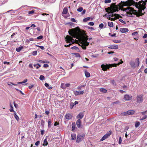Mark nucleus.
<instances>
[{
	"instance_id": "c756f323",
	"label": "nucleus",
	"mask_w": 147,
	"mask_h": 147,
	"mask_svg": "<svg viewBox=\"0 0 147 147\" xmlns=\"http://www.w3.org/2000/svg\"><path fill=\"white\" fill-rule=\"evenodd\" d=\"M100 91L104 93H106L107 92V90L105 88H101L100 89Z\"/></svg>"
},
{
	"instance_id": "e2e57ef3",
	"label": "nucleus",
	"mask_w": 147,
	"mask_h": 147,
	"mask_svg": "<svg viewBox=\"0 0 147 147\" xmlns=\"http://www.w3.org/2000/svg\"><path fill=\"white\" fill-rule=\"evenodd\" d=\"M147 117V116L146 115H144L143 117H142L141 119V120H143L145 119H146Z\"/></svg>"
},
{
	"instance_id": "0e129e2a",
	"label": "nucleus",
	"mask_w": 147,
	"mask_h": 147,
	"mask_svg": "<svg viewBox=\"0 0 147 147\" xmlns=\"http://www.w3.org/2000/svg\"><path fill=\"white\" fill-rule=\"evenodd\" d=\"M119 144H120L121 143V142H122V140H121V137H120L119 138Z\"/></svg>"
},
{
	"instance_id": "f704fd0d",
	"label": "nucleus",
	"mask_w": 147,
	"mask_h": 147,
	"mask_svg": "<svg viewBox=\"0 0 147 147\" xmlns=\"http://www.w3.org/2000/svg\"><path fill=\"white\" fill-rule=\"evenodd\" d=\"M72 131H74L75 129V127H76V125H75V123H72Z\"/></svg>"
},
{
	"instance_id": "0eeeda50",
	"label": "nucleus",
	"mask_w": 147,
	"mask_h": 147,
	"mask_svg": "<svg viewBox=\"0 0 147 147\" xmlns=\"http://www.w3.org/2000/svg\"><path fill=\"white\" fill-rule=\"evenodd\" d=\"M135 111L134 110H129L126 112L121 113V115L123 116L131 115L135 113Z\"/></svg>"
},
{
	"instance_id": "2f4dec72",
	"label": "nucleus",
	"mask_w": 147,
	"mask_h": 147,
	"mask_svg": "<svg viewBox=\"0 0 147 147\" xmlns=\"http://www.w3.org/2000/svg\"><path fill=\"white\" fill-rule=\"evenodd\" d=\"M14 115L15 118L18 121L19 120V118L18 116L16 115V112L14 113Z\"/></svg>"
},
{
	"instance_id": "dca6fc26",
	"label": "nucleus",
	"mask_w": 147,
	"mask_h": 147,
	"mask_svg": "<svg viewBox=\"0 0 147 147\" xmlns=\"http://www.w3.org/2000/svg\"><path fill=\"white\" fill-rule=\"evenodd\" d=\"M108 48L111 49H117L118 48V46L117 45H111L108 47Z\"/></svg>"
},
{
	"instance_id": "a211bd4d",
	"label": "nucleus",
	"mask_w": 147,
	"mask_h": 147,
	"mask_svg": "<svg viewBox=\"0 0 147 147\" xmlns=\"http://www.w3.org/2000/svg\"><path fill=\"white\" fill-rule=\"evenodd\" d=\"M84 91H76L74 93V94L76 95L82 94L84 93Z\"/></svg>"
},
{
	"instance_id": "2eb2a0df",
	"label": "nucleus",
	"mask_w": 147,
	"mask_h": 147,
	"mask_svg": "<svg viewBox=\"0 0 147 147\" xmlns=\"http://www.w3.org/2000/svg\"><path fill=\"white\" fill-rule=\"evenodd\" d=\"M120 31L121 32L124 33L128 32L129 30L127 28H121L120 29Z\"/></svg>"
},
{
	"instance_id": "8fccbe9b",
	"label": "nucleus",
	"mask_w": 147,
	"mask_h": 147,
	"mask_svg": "<svg viewBox=\"0 0 147 147\" xmlns=\"http://www.w3.org/2000/svg\"><path fill=\"white\" fill-rule=\"evenodd\" d=\"M111 82L112 84H113L114 85H116L115 82L114 80H111Z\"/></svg>"
},
{
	"instance_id": "de8ad7c7",
	"label": "nucleus",
	"mask_w": 147,
	"mask_h": 147,
	"mask_svg": "<svg viewBox=\"0 0 147 147\" xmlns=\"http://www.w3.org/2000/svg\"><path fill=\"white\" fill-rule=\"evenodd\" d=\"M103 16L104 17H105L106 18L108 19L109 20V18H110V17L109 16V15L108 14V13H106Z\"/></svg>"
},
{
	"instance_id": "7ed1b4c3",
	"label": "nucleus",
	"mask_w": 147,
	"mask_h": 147,
	"mask_svg": "<svg viewBox=\"0 0 147 147\" xmlns=\"http://www.w3.org/2000/svg\"><path fill=\"white\" fill-rule=\"evenodd\" d=\"M125 10L127 12V16L129 17L134 16L136 15L138 17L142 16L143 15V13H142V10Z\"/></svg>"
},
{
	"instance_id": "49530a36",
	"label": "nucleus",
	"mask_w": 147,
	"mask_h": 147,
	"mask_svg": "<svg viewBox=\"0 0 147 147\" xmlns=\"http://www.w3.org/2000/svg\"><path fill=\"white\" fill-rule=\"evenodd\" d=\"M74 54L75 55V57H80V55L78 53H74Z\"/></svg>"
},
{
	"instance_id": "864d4df0",
	"label": "nucleus",
	"mask_w": 147,
	"mask_h": 147,
	"mask_svg": "<svg viewBox=\"0 0 147 147\" xmlns=\"http://www.w3.org/2000/svg\"><path fill=\"white\" fill-rule=\"evenodd\" d=\"M115 20H116V18H111L110 17L109 18V20H111V21H115Z\"/></svg>"
},
{
	"instance_id": "3c124183",
	"label": "nucleus",
	"mask_w": 147,
	"mask_h": 147,
	"mask_svg": "<svg viewBox=\"0 0 147 147\" xmlns=\"http://www.w3.org/2000/svg\"><path fill=\"white\" fill-rule=\"evenodd\" d=\"M132 35L133 36H137L138 35V32H133Z\"/></svg>"
},
{
	"instance_id": "4be33fe9",
	"label": "nucleus",
	"mask_w": 147,
	"mask_h": 147,
	"mask_svg": "<svg viewBox=\"0 0 147 147\" xmlns=\"http://www.w3.org/2000/svg\"><path fill=\"white\" fill-rule=\"evenodd\" d=\"M68 13V10H63V11L62 13V15L65 17V14H67Z\"/></svg>"
},
{
	"instance_id": "393cba45",
	"label": "nucleus",
	"mask_w": 147,
	"mask_h": 147,
	"mask_svg": "<svg viewBox=\"0 0 147 147\" xmlns=\"http://www.w3.org/2000/svg\"><path fill=\"white\" fill-rule=\"evenodd\" d=\"M71 139L75 140L76 138V135L75 134H71Z\"/></svg>"
},
{
	"instance_id": "58836bf2",
	"label": "nucleus",
	"mask_w": 147,
	"mask_h": 147,
	"mask_svg": "<svg viewBox=\"0 0 147 147\" xmlns=\"http://www.w3.org/2000/svg\"><path fill=\"white\" fill-rule=\"evenodd\" d=\"M113 42L116 43H119L121 42V40H114L113 41Z\"/></svg>"
},
{
	"instance_id": "37998d69",
	"label": "nucleus",
	"mask_w": 147,
	"mask_h": 147,
	"mask_svg": "<svg viewBox=\"0 0 147 147\" xmlns=\"http://www.w3.org/2000/svg\"><path fill=\"white\" fill-rule=\"evenodd\" d=\"M39 79L41 80H43L45 79V78L43 76L41 75L40 76Z\"/></svg>"
},
{
	"instance_id": "7c9ffc66",
	"label": "nucleus",
	"mask_w": 147,
	"mask_h": 147,
	"mask_svg": "<svg viewBox=\"0 0 147 147\" xmlns=\"http://www.w3.org/2000/svg\"><path fill=\"white\" fill-rule=\"evenodd\" d=\"M48 144L47 138L45 139L44 141L43 145V146H47Z\"/></svg>"
},
{
	"instance_id": "412c9836",
	"label": "nucleus",
	"mask_w": 147,
	"mask_h": 147,
	"mask_svg": "<svg viewBox=\"0 0 147 147\" xmlns=\"http://www.w3.org/2000/svg\"><path fill=\"white\" fill-rule=\"evenodd\" d=\"M45 85L50 90L53 88V87L50 86L49 84L47 83H46L45 84Z\"/></svg>"
},
{
	"instance_id": "c9c22d12",
	"label": "nucleus",
	"mask_w": 147,
	"mask_h": 147,
	"mask_svg": "<svg viewBox=\"0 0 147 147\" xmlns=\"http://www.w3.org/2000/svg\"><path fill=\"white\" fill-rule=\"evenodd\" d=\"M140 123L139 121H136L135 123V127H138L140 125Z\"/></svg>"
},
{
	"instance_id": "f8f14e48",
	"label": "nucleus",
	"mask_w": 147,
	"mask_h": 147,
	"mask_svg": "<svg viewBox=\"0 0 147 147\" xmlns=\"http://www.w3.org/2000/svg\"><path fill=\"white\" fill-rule=\"evenodd\" d=\"M84 112H80L77 115L76 118L79 119H81L84 117Z\"/></svg>"
},
{
	"instance_id": "20e7f679",
	"label": "nucleus",
	"mask_w": 147,
	"mask_h": 147,
	"mask_svg": "<svg viewBox=\"0 0 147 147\" xmlns=\"http://www.w3.org/2000/svg\"><path fill=\"white\" fill-rule=\"evenodd\" d=\"M88 39L87 37L84 38L80 43L81 45H80L83 49L85 50L86 48V46L89 45V42H87Z\"/></svg>"
},
{
	"instance_id": "a18cd8bd",
	"label": "nucleus",
	"mask_w": 147,
	"mask_h": 147,
	"mask_svg": "<svg viewBox=\"0 0 147 147\" xmlns=\"http://www.w3.org/2000/svg\"><path fill=\"white\" fill-rule=\"evenodd\" d=\"M75 105V104L73 102H71L70 103V108L71 109H72Z\"/></svg>"
},
{
	"instance_id": "13d9d810",
	"label": "nucleus",
	"mask_w": 147,
	"mask_h": 147,
	"mask_svg": "<svg viewBox=\"0 0 147 147\" xmlns=\"http://www.w3.org/2000/svg\"><path fill=\"white\" fill-rule=\"evenodd\" d=\"M32 54L33 55H36L37 54V51H34L32 52Z\"/></svg>"
},
{
	"instance_id": "4c0bfd02",
	"label": "nucleus",
	"mask_w": 147,
	"mask_h": 147,
	"mask_svg": "<svg viewBox=\"0 0 147 147\" xmlns=\"http://www.w3.org/2000/svg\"><path fill=\"white\" fill-rule=\"evenodd\" d=\"M10 109H9V111L11 112H15L14 111L13 109V108L12 106L10 104Z\"/></svg>"
},
{
	"instance_id": "4d7b16f0",
	"label": "nucleus",
	"mask_w": 147,
	"mask_h": 147,
	"mask_svg": "<svg viewBox=\"0 0 147 147\" xmlns=\"http://www.w3.org/2000/svg\"><path fill=\"white\" fill-rule=\"evenodd\" d=\"M43 36H42V35H41V36H40L36 38V39H42L43 38Z\"/></svg>"
},
{
	"instance_id": "aec40b11",
	"label": "nucleus",
	"mask_w": 147,
	"mask_h": 147,
	"mask_svg": "<svg viewBox=\"0 0 147 147\" xmlns=\"http://www.w3.org/2000/svg\"><path fill=\"white\" fill-rule=\"evenodd\" d=\"M45 121L43 119L41 120L40 123V126L41 128L43 129L44 128Z\"/></svg>"
},
{
	"instance_id": "9d476101",
	"label": "nucleus",
	"mask_w": 147,
	"mask_h": 147,
	"mask_svg": "<svg viewBox=\"0 0 147 147\" xmlns=\"http://www.w3.org/2000/svg\"><path fill=\"white\" fill-rule=\"evenodd\" d=\"M107 12L108 14L109 15V16L110 17H111L112 13H114L116 11L115 10H117V11H118L119 10H105Z\"/></svg>"
},
{
	"instance_id": "f03ea898",
	"label": "nucleus",
	"mask_w": 147,
	"mask_h": 147,
	"mask_svg": "<svg viewBox=\"0 0 147 147\" xmlns=\"http://www.w3.org/2000/svg\"><path fill=\"white\" fill-rule=\"evenodd\" d=\"M131 5L128 1H121L118 5H116L115 3H112L110 6L111 9L106 8L105 9H134V8L130 7Z\"/></svg>"
},
{
	"instance_id": "09e8293b",
	"label": "nucleus",
	"mask_w": 147,
	"mask_h": 147,
	"mask_svg": "<svg viewBox=\"0 0 147 147\" xmlns=\"http://www.w3.org/2000/svg\"><path fill=\"white\" fill-rule=\"evenodd\" d=\"M61 87L62 88H66L65 84L63 83H61Z\"/></svg>"
},
{
	"instance_id": "423d86ee",
	"label": "nucleus",
	"mask_w": 147,
	"mask_h": 147,
	"mask_svg": "<svg viewBox=\"0 0 147 147\" xmlns=\"http://www.w3.org/2000/svg\"><path fill=\"white\" fill-rule=\"evenodd\" d=\"M146 5L145 2L142 1L138 3L137 8L138 9H145L146 8Z\"/></svg>"
},
{
	"instance_id": "9b49d317",
	"label": "nucleus",
	"mask_w": 147,
	"mask_h": 147,
	"mask_svg": "<svg viewBox=\"0 0 147 147\" xmlns=\"http://www.w3.org/2000/svg\"><path fill=\"white\" fill-rule=\"evenodd\" d=\"M32 8L36 9L37 8L35 7H32L31 6H28L27 5H24L22 6L20 9H31Z\"/></svg>"
},
{
	"instance_id": "5fc2aeb1",
	"label": "nucleus",
	"mask_w": 147,
	"mask_h": 147,
	"mask_svg": "<svg viewBox=\"0 0 147 147\" xmlns=\"http://www.w3.org/2000/svg\"><path fill=\"white\" fill-rule=\"evenodd\" d=\"M111 131L108 132L106 134H107L109 137L111 134Z\"/></svg>"
},
{
	"instance_id": "c03bdc74",
	"label": "nucleus",
	"mask_w": 147,
	"mask_h": 147,
	"mask_svg": "<svg viewBox=\"0 0 147 147\" xmlns=\"http://www.w3.org/2000/svg\"><path fill=\"white\" fill-rule=\"evenodd\" d=\"M85 85H82L80 86H79L77 87V89L78 90H81L82 87H84L85 86Z\"/></svg>"
},
{
	"instance_id": "72a5a7b5",
	"label": "nucleus",
	"mask_w": 147,
	"mask_h": 147,
	"mask_svg": "<svg viewBox=\"0 0 147 147\" xmlns=\"http://www.w3.org/2000/svg\"><path fill=\"white\" fill-rule=\"evenodd\" d=\"M23 48V47L22 46L18 48H16V50L17 52H19Z\"/></svg>"
},
{
	"instance_id": "5701e85b",
	"label": "nucleus",
	"mask_w": 147,
	"mask_h": 147,
	"mask_svg": "<svg viewBox=\"0 0 147 147\" xmlns=\"http://www.w3.org/2000/svg\"><path fill=\"white\" fill-rule=\"evenodd\" d=\"M109 137V136L106 134L102 138L100 139L101 141H103Z\"/></svg>"
},
{
	"instance_id": "bf43d9fd",
	"label": "nucleus",
	"mask_w": 147,
	"mask_h": 147,
	"mask_svg": "<svg viewBox=\"0 0 147 147\" xmlns=\"http://www.w3.org/2000/svg\"><path fill=\"white\" fill-rule=\"evenodd\" d=\"M88 24L90 26H93L94 25V23L93 22H90L88 23Z\"/></svg>"
},
{
	"instance_id": "603ef678",
	"label": "nucleus",
	"mask_w": 147,
	"mask_h": 147,
	"mask_svg": "<svg viewBox=\"0 0 147 147\" xmlns=\"http://www.w3.org/2000/svg\"><path fill=\"white\" fill-rule=\"evenodd\" d=\"M34 13V10H32L30 11H29L28 12V13L29 14L32 15V14Z\"/></svg>"
},
{
	"instance_id": "4468645a",
	"label": "nucleus",
	"mask_w": 147,
	"mask_h": 147,
	"mask_svg": "<svg viewBox=\"0 0 147 147\" xmlns=\"http://www.w3.org/2000/svg\"><path fill=\"white\" fill-rule=\"evenodd\" d=\"M65 119L67 120H69L72 118V115L70 113L67 114L65 116Z\"/></svg>"
},
{
	"instance_id": "f257e3e1",
	"label": "nucleus",
	"mask_w": 147,
	"mask_h": 147,
	"mask_svg": "<svg viewBox=\"0 0 147 147\" xmlns=\"http://www.w3.org/2000/svg\"><path fill=\"white\" fill-rule=\"evenodd\" d=\"M80 30L78 27H76L74 28L69 29L68 33L71 36L67 35L65 38L66 42L69 43L71 42V44L75 42V40L73 39V38H76L79 33L80 32Z\"/></svg>"
},
{
	"instance_id": "473e14b6",
	"label": "nucleus",
	"mask_w": 147,
	"mask_h": 147,
	"mask_svg": "<svg viewBox=\"0 0 147 147\" xmlns=\"http://www.w3.org/2000/svg\"><path fill=\"white\" fill-rule=\"evenodd\" d=\"M91 18L90 17H87L84 18L83 20V21L84 22H86L89 21Z\"/></svg>"
},
{
	"instance_id": "6e6d98bb",
	"label": "nucleus",
	"mask_w": 147,
	"mask_h": 147,
	"mask_svg": "<svg viewBox=\"0 0 147 147\" xmlns=\"http://www.w3.org/2000/svg\"><path fill=\"white\" fill-rule=\"evenodd\" d=\"M104 26V24L102 23H101L99 25V27L100 28L102 29V28Z\"/></svg>"
},
{
	"instance_id": "1a4fd4ad",
	"label": "nucleus",
	"mask_w": 147,
	"mask_h": 147,
	"mask_svg": "<svg viewBox=\"0 0 147 147\" xmlns=\"http://www.w3.org/2000/svg\"><path fill=\"white\" fill-rule=\"evenodd\" d=\"M101 67L102 68V70L104 71H106L107 69H109V65L106 64V65L104 64H102L101 66Z\"/></svg>"
},
{
	"instance_id": "c85d7f7f",
	"label": "nucleus",
	"mask_w": 147,
	"mask_h": 147,
	"mask_svg": "<svg viewBox=\"0 0 147 147\" xmlns=\"http://www.w3.org/2000/svg\"><path fill=\"white\" fill-rule=\"evenodd\" d=\"M71 49H75L78 52H79L80 51V50L79 48L76 47V46H74L73 47H71Z\"/></svg>"
},
{
	"instance_id": "bb28decb",
	"label": "nucleus",
	"mask_w": 147,
	"mask_h": 147,
	"mask_svg": "<svg viewBox=\"0 0 147 147\" xmlns=\"http://www.w3.org/2000/svg\"><path fill=\"white\" fill-rule=\"evenodd\" d=\"M39 62L41 63H49V61H48L46 60V61H42V60H40L38 61Z\"/></svg>"
},
{
	"instance_id": "e433bc0d",
	"label": "nucleus",
	"mask_w": 147,
	"mask_h": 147,
	"mask_svg": "<svg viewBox=\"0 0 147 147\" xmlns=\"http://www.w3.org/2000/svg\"><path fill=\"white\" fill-rule=\"evenodd\" d=\"M108 25L110 27H113V23L112 22H108Z\"/></svg>"
},
{
	"instance_id": "338daca9",
	"label": "nucleus",
	"mask_w": 147,
	"mask_h": 147,
	"mask_svg": "<svg viewBox=\"0 0 147 147\" xmlns=\"http://www.w3.org/2000/svg\"><path fill=\"white\" fill-rule=\"evenodd\" d=\"M40 142L39 141H38L35 143V145L36 146H37L39 145V144H40Z\"/></svg>"
},
{
	"instance_id": "69168bd1",
	"label": "nucleus",
	"mask_w": 147,
	"mask_h": 147,
	"mask_svg": "<svg viewBox=\"0 0 147 147\" xmlns=\"http://www.w3.org/2000/svg\"><path fill=\"white\" fill-rule=\"evenodd\" d=\"M119 21L120 22H121L123 24H126L125 22V21H123L122 19H119Z\"/></svg>"
},
{
	"instance_id": "ea45409f",
	"label": "nucleus",
	"mask_w": 147,
	"mask_h": 147,
	"mask_svg": "<svg viewBox=\"0 0 147 147\" xmlns=\"http://www.w3.org/2000/svg\"><path fill=\"white\" fill-rule=\"evenodd\" d=\"M117 64L114 63V64H109V66L110 67H116L117 66Z\"/></svg>"
},
{
	"instance_id": "cd10ccee",
	"label": "nucleus",
	"mask_w": 147,
	"mask_h": 147,
	"mask_svg": "<svg viewBox=\"0 0 147 147\" xmlns=\"http://www.w3.org/2000/svg\"><path fill=\"white\" fill-rule=\"evenodd\" d=\"M52 122H51V119H49L48 122V128H50L52 125Z\"/></svg>"
},
{
	"instance_id": "b1692460",
	"label": "nucleus",
	"mask_w": 147,
	"mask_h": 147,
	"mask_svg": "<svg viewBox=\"0 0 147 147\" xmlns=\"http://www.w3.org/2000/svg\"><path fill=\"white\" fill-rule=\"evenodd\" d=\"M85 74L86 77L87 78L89 77L90 76V74L86 70H85Z\"/></svg>"
},
{
	"instance_id": "39448f33",
	"label": "nucleus",
	"mask_w": 147,
	"mask_h": 147,
	"mask_svg": "<svg viewBox=\"0 0 147 147\" xmlns=\"http://www.w3.org/2000/svg\"><path fill=\"white\" fill-rule=\"evenodd\" d=\"M85 135L86 134L84 133L78 134L77 136L76 142L77 143H79L81 141H82L85 138Z\"/></svg>"
},
{
	"instance_id": "f3484780",
	"label": "nucleus",
	"mask_w": 147,
	"mask_h": 147,
	"mask_svg": "<svg viewBox=\"0 0 147 147\" xmlns=\"http://www.w3.org/2000/svg\"><path fill=\"white\" fill-rule=\"evenodd\" d=\"M76 125L77 127L79 128H81V121L80 119H78V120L76 122Z\"/></svg>"
},
{
	"instance_id": "052dcab7",
	"label": "nucleus",
	"mask_w": 147,
	"mask_h": 147,
	"mask_svg": "<svg viewBox=\"0 0 147 147\" xmlns=\"http://www.w3.org/2000/svg\"><path fill=\"white\" fill-rule=\"evenodd\" d=\"M111 0H105V3H110L111 2Z\"/></svg>"
},
{
	"instance_id": "a878e982",
	"label": "nucleus",
	"mask_w": 147,
	"mask_h": 147,
	"mask_svg": "<svg viewBox=\"0 0 147 147\" xmlns=\"http://www.w3.org/2000/svg\"><path fill=\"white\" fill-rule=\"evenodd\" d=\"M130 64L132 67H135L136 66L134 62L131 61L130 62Z\"/></svg>"
},
{
	"instance_id": "79ce46f5",
	"label": "nucleus",
	"mask_w": 147,
	"mask_h": 147,
	"mask_svg": "<svg viewBox=\"0 0 147 147\" xmlns=\"http://www.w3.org/2000/svg\"><path fill=\"white\" fill-rule=\"evenodd\" d=\"M27 79H25L24 81L22 82H18V84H21L23 83H25L27 81Z\"/></svg>"
},
{
	"instance_id": "6ab92c4d",
	"label": "nucleus",
	"mask_w": 147,
	"mask_h": 147,
	"mask_svg": "<svg viewBox=\"0 0 147 147\" xmlns=\"http://www.w3.org/2000/svg\"><path fill=\"white\" fill-rule=\"evenodd\" d=\"M114 16L116 17L117 18H119L120 17H121V16L119 14L112 13L111 17H113Z\"/></svg>"
},
{
	"instance_id": "a19ab883",
	"label": "nucleus",
	"mask_w": 147,
	"mask_h": 147,
	"mask_svg": "<svg viewBox=\"0 0 147 147\" xmlns=\"http://www.w3.org/2000/svg\"><path fill=\"white\" fill-rule=\"evenodd\" d=\"M136 63H137V66H138L139 64V59L138 58H137L136 59Z\"/></svg>"
},
{
	"instance_id": "6e6552de",
	"label": "nucleus",
	"mask_w": 147,
	"mask_h": 147,
	"mask_svg": "<svg viewBox=\"0 0 147 147\" xmlns=\"http://www.w3.org/2000/svg\"><path fill=\"white\" fill-rule=\"evenodd\" d=\"M137 102L140 103H142L143 101L142 96L141 95H137Z\"/></svg>"
},
{
	"instance_id": "680f3d73",
	"label": "nucleus",
	"mask_w": 147,
	"mask_h": 147,
	"mask_svg": "<svg viewBox=\"0 0 147 147\" xmlns=\"http://www.w3.org/2000/svg\"><path fill=\"white\" fill-rule=\"evenodd\" d=\"M13 104H14V106L16 108H17L18 107V104H17L16 103H15V102L14 101V102H13Z\"/></svg>"
},
{
	"instance_id": "ddd939ff",
	"label": "nucleus",
	"mask_w": 147,
	"mask_h": 147,
	"mask_svg": "<svg viewBox=\"0 0 147 147\" xmlns=\"http://www.w3.org/2000/svg\"><path fill=\"white\" fill-rule=\"evenodd\" d=\"M132 97V96H130L127 94L125 95L124 96V99L126 101L129 100H131Z\"/></svg>"
},
{
	"instance_id": "774afa93",
	"label": "nucleus",
	"mask_w": 147,
	"mask_h": 147,
	"mask_svg": "<svg viewBox=\"0 0 147 147\" xmlns=\"http://www.w3.org/2000/svg\"><path fill=\"white\" fill-rule=\"evenodd\" d=\"M45 114L46 115H49V114L50 112L48 110H47L45 111Z\"/></svg>"
}]
</instances>
